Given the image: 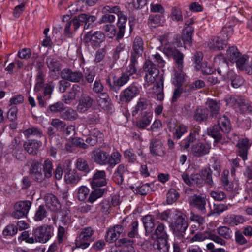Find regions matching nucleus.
Returning a JSON list of instances; mask_svg holds the SVG:
<instances>
[{"instance_id": "nucleus-2", "label": "nucleus", "mask_w": 252, "mask_h": 252, "mask_svg": "<svg viewBox=\"0 0 252 252\" xmlns=\"http://www.w3.org/2000/svg\"><path fill=\"white\" fill-rule=\"evenodd\" d=\"M175 220L169 224V228L174 236L178 240L183 241L189 224L186 216L181 213Z\"/></svg>"}, {"instance_id": "nucleus-9", "label": "nucleus", "mask_w": 252, "mask_h": 252, "mask_svg": "<svg viewBox=\"0 0 252 252\" xmlns=\"http://www.w3.org/2000/svg\"><path fill=\"white\" fill-rule=\"evenodd\" d=\"M206 198L202 195H193L188 198L189 204L192 207L197 209L201 213H206Z\"/></svg>"}, {"instance_id": "nucleus-4", "label": "nucleus", "mask_w": 252, "mask_h": 252, "mask_svg": "<svg viewBox=\"0 0 252 252\" xmlns=\"http://www.w3.org/2000/svg\"><path fill=\"white\" fill-rule=\"evenodd\" d=\"M53 229L49 225H44L37 227L32 231L36 242L45 243L52 237Z\"/></svg>"}, {"instance_id": "nucleus-42", "label": "nucleus", "mask_w": 252, "mask_h": 252, "mask_svg": "<svg viewBox=\"0 0 252 252\" xmlns=\"http://www.w3.org/2000/svg\"><path fill=\"white\" fill-rule=\"evenodd\" d=\"M199 129L198 128H194L190 133L189 135L184 140L183 146L185 149H188L191 143L194 142L199 135Z\"/></svg>"}, {"instance_id": "nucleus-37", "label": "nucleus", "mask_w": 252, "mask_h": 252, "mask_svg": "<svg viewBox=\"0 0 252 252\" xmlns=\"http://www.w3.org/2000/svg\"><path fill=\"white\" fill-rule=\"evenodd\" d=\"M241 56L238 49L235 46H232L227 50L225 59L231 62L235 63Z\"/></svg>"}, {"instance_id": "nucleus-51", "label": "nucleus", "mask_w": 252, "mask_h": 252, "mask_svg": "<svg viewBox=\"0 0 252 252\" xmlns=\"http://www.w3.org/2000/svg\"><path fill=\"white\" fill-rule=\"evenodd\" d=\"M216 230L220 236L226 239H230L232 237V230L226 226H220Z\"/></svg>"}, {"instance_id": "nucleus-13", "label": "nucleus", "mask_w": 252, "mask_h": 252, "mask_svg": "<svg viewBox=\"0 0 252 252\" xmlns=\"http://www.w3.org/2000/svg\"><path fill=\"white\" fill-rule=\"evenodd\" d=\"M108 156L109 153L98 148L94 149L91 152L92 159L99 165H107Z\"/></svg>"}, {"instance_id": "nucleus-63", "label": "nucleus", "mask_w": 252, "mask_h": 252, "mask_svg": "<svg viewBox=\"0 0 252 252\" xmlns=\"http://www.w3.org/2000/svg\"><path fill=\"white\" fill-rule=\"evenodd\" d=\"M51 125L60 132H63L66 126L65 122L59 119H53Z\"/></svg>"}, {"instance_id": "nucleus-12", "label": "nucleus", "mask_w": 252, "mask_h": 252, "mask_svg": "<svg viewBox=\"0 0 252 252\" xmlns=\"http://www.w3.org/2000/svg\"><path fill=\"white\" fill-rule=\"evenodd\" d=\"M29 173L31 178L35 182L41 183L45 180L40 164L38 161L34 160L32 162Z\"/></svg>"}, {"instance_id": "nucleus-21", "label": "nucleus", "mask_w": 252, "mask_h": 252, "mask_svg": "<svg viewBox=\"0 0 252 252\" xmlns=\"http://www.w3.org/2000/svg\"><path fill=\"white\" fill-rule=\"evenodd\" d=\"M44 199L46 205L53 211H57L61 208V205L57 197L51 193L46 194Z\"/></svg>"}, {"instance_id": "nucleus-16", "label": "nucleus", "mask_w": 252, "mask_h": 252, "mask_svg": "<svg viewBox=\"0 0 252 252\" xmlns=\"http://www.w3.org/2000/svg\"><path fill=\"white\" fill-rule=\"evenodd\" d=\"M106 184V172L104 170L97 171L91 181V186L94 189L105 186Z\"/></svg>"}, {"instance_id": "nucleus-3", "label": "nucleus", "mask_w": 252, "mask_h": 252, "mask_svg": "<svg viewBox=\"0 0 252 252\" xmlns=\"http://www.w3.org/2000/svg\"><path fill=\"white\" fill-rule=\"evenodd\" d=\"M226 102L228 106L239 108L242 113L252 111V106L247 100L241 96H230L226 100Z\"/></svg>"}, {"instance_id": "nucleus-30", "label": "nucleus", "mask_w": 252, "mask_h": 252, "mask_svg": "<svg viewBox=\"0 0 252 252\" xmlns=\"http://www.w3.org/2000/svg\"><path fill=\"white\" fill-rule=\"evenodd\" d=\"M193 23L191 20L189 23H187V25L183 30L182 40L184 44L190 45L191 42V35L193 32L194 29L189 25Z\"/></svg>"}, {"instance_id": "nucleus-52", "label": "nucleus", "mask_w": 252, "mask_h": 252, "mask_svg": "<svg viewBox=\"0 0 252 252\" xmlns=\"http://www.w3.org/2000/svg\"><path fill=\"white\" fill-rule=\"evenodd\" d=\"M176 64L177 63H176ZM176 65L179 69V72H175L174 78L173 80V83L176 86H180L184 80L185 74L182 71L183 65L181 68H179L177 64H176Z\"/></svg>"}, {"instance_id": "nucleus-33", "label": "nucleus", "mask_w": 252, "mask_h": 252, "mask_svg": "<svg viewBox=\"0 0 252 252\" xmlns=\"http://www.w3.org/2000/svg\"><path fill=\"white\" fill-rule=\"evenodd\" d=\"M143 50V41L142 39L138 36L135 38L133 44V51L131 55H134L136 58H138L141 55Z\"/></svg>"}, {"instance_id": "nucleus-5", "label": "nucleus", "mask_w": 252, "mask_h": 252, "mask_svg": "<svg viewBox=\"0 0 252 252\" xmlns=\"http://www.w3.org/2000/svg\"><path fill=\"white\" fill-rule=\"evenodd\" d=\"M143 69L146 72L145 75V80L148 83L151 84L156 79L160 78L159 70L151 61L146 60L143 66Z\"/></svg>"}, {"instance_id": "nucleus-7", "label": "nucleus", "mask_w": 252, "mask_h": 252, "mask_svg": "<svg viewBox=\"0 0 252 252\" xmlns=\"http://www.w3.org/2000/svg\"><path fill=\"white\" fill-rule=\"evenodd\" d=\"M140 92L138 86L135 84H132L122 92L120 99L123 102L128 103L138 95Z\"/></svg>"}, {"instance_id": "nucleus-61", "label": "nucleus", "mask_w": 252, "mask_h": 252, "mask_svg": "<svg viewBox=\"0 0 252 252\" xmlns=\"http://www.w3.org/2000/svg\"><path fill=\"white\" fill-rule=\"evenodd\" d=\"M210 196L215 201H221L226 197V194L222 191L214 190L210 192Z\"/></svg>"}, {"instance_id": "nucleus-23", "label": "nucleus", "mask_w": 252, "mask_h": 252, "mask_svg": "<svg viewBox=\"0 0 252 252\" xmlns=\"http://www.w3.org/2000/svg\"><path fill=\"white\" fill-rule=\"evenodd\" d=\"M206 111L210 114V117H216L219 114L220 105L216 100L208 99L205 103Z\"/></svg>"}, {"instance_id": "nucleus-46", "label": "nucleus", "mask_w": 252, "mask_h": 252, "mask_svg": "<svg viewBox=\"0 0 252 252\" xmlns=\"http://www.w3.org/2000/svg\"><path fill=\"white\" fill-rule=\"evenodd\" d=\"M60 117L64 120L73 121L78 118V115L75 110L68 108L61 114Z\"/></svg>"}, {"instance_id": "nucleus-19", "label": "nucleus", "mask_w": 252, "mask_h": 252, "mask_svg": "<svg viewBox=\"0 0 252 252\" xmlns=\"http://www.w3.org/2000/svg\"><path fill=\"white\" fill-rule=\"evenodd\" d=\"M42 146V142L33 139L28 140L23 145L25 150L30 154L35 155Z\"/></svg>"}, {"instance_id": "nucleus-44", "label": "nucleus", "mask_w": 252, "mask_h": 252, "mask_svg": "<svg viewBox=\"0 0 252 252\" xmlns=\"http://www.w3.org/2000/svg\"><path fill=\"white\" fill-rule=\"evenodd\" d=\"M46 63L48 68L52 72H57L61 69L60 62L55 58L48 57L46 59Z\"/></svg>"}, {"instance_id": "nucleus-24", "label": "nucleus", "mask_w": 252, "mask_h": 252, "mask_svg": "<svg viewBox=\"0 0 252 252\" xmlns=\"http://www.w3.org/2000/svg\"><path fill=\"white\" fill-rule=\"evenodd\" d=\"M142 220L145 230V234H151L155 227V219L151 215H147L144 216Z\"/></svg>"}, {"instance_id": "nucleus-59", "label": "nucleus", "mask_w": 252, "mask_h": 252, "mask_svg": "<svg viewBox=\"0 0 252 252\" xmlns=\"http://www.w3.org/2000/svg\"><path fill=\"white\" fill-rule=\"evenodd\" d=\"M195 68L197 71H201L204 75L211 74L214 72L213 69L210 66H208L206 62H203L201 64L195 66Z\"/></svg>"}, {"instance_id": "nucleus-45", "label": "nucleus", "mask_w": 252, "mask_h": 252, "mask_svg": "<svg viewBox=\"0 0 252 252\" xmlns=\"http://www.w3.org/2000/svg\"><path fill=\"white\" fill-rule=\"evenodd\" d=\"M43 172L44 178H50L53 175V166L52 162L48 158L44 160L43 164Z\"/></svg>"}, {"instance_id": "nucleus-62", "label": "nucleus", "mask_w": 252, "mask_h": 252, "mask_svg": "<svg viewBox=\"0 0 252 252\" xmlns=\"http://www.w3.org/2000/svg\"><path fill=\"white\" fill-rule=\"evenodd\" d=\"M229 78H230L231 81L232 86L235 88L239 87L244 83L243 78L239 75H233V74L231 76L229 75Z\"/></svg>"}, {"instance_id": "nucleus-38", "label": "nucleus", "mask_w": 252, "mask_h": 252, "mask_svg": "<svg viewBox=\"0 0 252 252\" xmlns=\"http://www.w3.org/2000/svg\"><path fill=\"white\" fill-rule=\"evenodd\" d=\"M154 236L157 240L168 239V235L165 230V225L163 223H160L153 231L152 237Z\"/></svg>"}, {"instance_id": "nucleus-36", "label": "nucleus", "mask_w": 252, "mask_h": 252, "mask_svg": "<svg viewBox=\"0 0 252 252\" xmlns=\"http://www.w3.org/2000/svg\"><path fill=\"white\" fill-rule=\"evenodd\" d=\"M159 82H157L153 87L154 93L157 95L158 100L162 101L164 99L163 78L160 77Z\"/></svg>"}, {"instance_id": "nucleus-32", "label": "nucleus", "mask_w": 252, "mask_h": 252, "mask_svg": "<svg viewBox=\"0 0 252 252\" xmlns=\"http://www.w3.org/2000/svg\"><path fill=\"white\" fill-rule=\"evenodd\" d=\"M111 99L106 93H101L98 96L97 102L98 105L103 109L108 110L111 109Z\"/></svg>"}, {"instance_id": "nucleus-10", "label": "nucleus", "mask_w": 252, "mask_h": 252, "mask_svg": "<svg viewBox=\"0 0 252 252\" xmlns=\"http://www.w3.org/2000/svg\"><path fill=\"white\" fill-rule=\"evenodd\" d=\"M60 76L63 79L74 83H79L83 78L81 71H72L68 68L63 69L60 72Z\"/></svg>"}, {"instance_id": "nucleus-39", "label": "nucleus", "mask_w": 252, "mask_h": 252, "mask_svg": "<svg viewBox=\"0 0 252 252\" xmlns=\"http://www.w3.org/2000/svg\"><path fill=\"white\" fill-rule=\"evenodd\" d=\"M119 242L121 244L120 245L122 247L120 252H135L132 246V240L125 238L120 239Z\"/></svg>"}, {"instance_id": "nucleus-28", "label": "nucleus", "mask_w": 252, "mask_h": 252, "mask_svg": "<svg viewBox=\"0 0 252 252\" xmlns=\"http://www.w3.org/2000/svg\"><path fill=\"white\" fill-rule=\"evenodd\" d=\"M226 46V41L220 37L212 38L208 44L209 48L214 51L224 49Z\"/></svg>"}, {"instance_id": "nucleus-48", "label": "nucleus", "mask_w": 252, "mask_h": 252, "mask_svg": "<svg viewBox=\"0 0 252 252\" xmlns=\"http://www.w3.org/2000/svg\"><path fill=\"white\" fill-rule=\"evenodd\" d=\"M230 205L224 204H214L213 209L211 210L209 213L207 215L208 216H210L214 214H217L220 215L221 213L229 209V207Z\"/></svg>"}, {"instance_id": "nucleus-53", "label": "nucleus", "mask_w": 252, "mask_h": 252, "mask_svg": "<svg viewBox=\"0 0 252 252\" xmlns=\"http://www.w3.org/2000/svg\"><path fill=\"white\" fill-rule=\"evenodd\" d=\"M201 176L206 183L212 187L214 183L212 177V170L210 168H206L201 170Z\"/></svg>"}, {"instance_id": "nucleus-50", "label": "nucleus", "mask_w": 252, "mask_h": 252, "mask_svg": "<svg viewBox=\"0 0 252 252\" xmlns=\"http://www.w3.org/2000/svg\"><path fill=\"white\" fill-rule=\"evenodd\" d=\"M137 58H138L135 57V56H134V55H131L130 56V63L129 66L127 67L126 72H125L127 73L129 76L132 75L136 73V65L138 63L137 61Z\"/></svg>"}, {"instance_id": "nucleus-47", "label": "nucleus", "mask_w": 252, "mask_h": 252, "mask_svg": "<svg viewBox=\"0 0 252 252\" xmlns=\"http://www.w3.org/2000/svg\"><path fill=\"white\" fill-rule=\"evenodd\" d=\"M105 189H101L96 188L89 195L88 201L93 203L96 199L102 196L104 192L106 191Z\"/></svg>"}, {"instance_id": "nucleus-34", "label": "nucleus", "mask_w": 252, "mask_h": 252, "mask_svg": "<svg viewBox=\"0 0 252 252\" xmlns=\"http://www.w3.org/2000/svg\"><path fill=\"white\" fill-rule=\"evenodd\" d=\"M209 135L215 139L216 142H218L222 138V133L223 132L221 130L220 126L214 125L213 126L207 129Z\"/></svg>"}, {"instance_id": "nucleus-6", "label": "nucleus", "mask_w": 252, "mask_h": 252, "mask_svg": "<svg viewBox=\"0 0 252 252\" xmlns=\"http://www.w3.org/2000/svg\"><path fill=\"white\" fill-rule=\"evenodd\" d=\"M94 233V231L91 227L84 228L75 240L76 247L82 249L88 248L90 245L89 240Z\"/></svg>"}, {"instance_id": "nucleus-25", "label": "nucleus", "mask_w": 252, "mask_h": 252, "mask_svg": "<svg viewBox=\"0 0 252 252\" xmlns=\"http://www.w3.org/2000/svg\"><path fill=\"white\" fill-rule=\"evenodd\" d=\"M94 100L88 95L83 96L78 102L77 110L78 112L84 113L87 111L92 106Z\"/></svg>"}, {"instance_id": "nucleus-57", "label": "nucleus", "mask_w": 252, "mask_h": 252, "mask_svg": "<svg viewBox=\"0 0 252 252\" xmlns=\"http://www.w3.org/2000/svg\"><path fill=\"white\" fill-rule=\"evenodd\" d=\"M148 24L151 27H157L161 24V16L160 15H151L148 19Z\"/></svg>"}, {"instance_id": "nucleus-58", "label": "nucleus", "mask_w": 252, "mask_h": 252, "mask_svg": "<svg viewBox=\"0 0 252 252\" xmlns=\"http://www.w3.org/2000/svg\"><path fill=\"white\" fill-rule=\"evenodd\" d=\"M166 201L168 204H172L179 197V193L174 189H171L167 193Z\"/></svg>"}, {"instance_id": "nucleus-64", "label": "nucleus", "mask_w": 252, "mask_h": 252, "mask_svg": "<svg viewBox=\"0 0 252 252\" xmlns=\"http://www.w3.org/2000/svg\"><path fill=\"white\" fill-rule=\"evenodd\" d=\"M187 131V127L183 124H179L176 126L175 131L173 134L177 139H180L181 136Z\"/></svg>"}, {"instance_id": "nucleus-40", "label": "nucleus", "mask_w": 252, "mask_h": 252, "mask_svg": "<svg viewBox=\"0 0 252 252\" xmlns=\"http://www.w3.org/2000/svg\"><path fill=\"white\" fill-rule=\"evenodd\" d=\"M218 125L220 126L224 133H228L231 129L230 123L228 119L224 115L220 117L218 120Z\"/></svg>"}, {"instance_id": "nucleus-55", "label": "nucleus", "mask_w": 252, "mask_h": 252, "mask_svg": "<svg viewBox=\"0 0 252 252\" xmlns=\"http://www.w3.org/2000/svg\"><path fill=\"white\" fill-rule=\"evenodd\" d=\"M96 0H80L77 2L76 5H72V10L73 11H83L82 3H85L88 6H92L96 2Z\"/></svg>"}, {"instance_id": "nucleus-18", "label": "nucleus", "mask_w": 252, "mask_h": 252, "mask_svg": "<svg viewBox=\"0 0 252 252\" xmlns=\"http://www.w3.org/2000/svg\"><path fill=\"white\" fill-rule=\"evenodd\" d=\"M105 39L104 34L101 32L96 31L94 33L91 32H87L84 36V40L88 43L92 41L94 45L100 43Z\"/></svg>"}, {"instance_id": "nucleus-14", "label": "nucleus", "mask_w": 252, "mask_h": 252, "mask_svg": "<svg viewBox=\"0 0 252 252\" xmlns=\"http://www.w3.org/2000/svg\"><path fill=\"white\" fill-rule=\"evenodd\" d=\"M215 62L218 64L217 71L224 79L229 78V75L233 74V72L228 71V65L225 58L219 56L215 59Z\"/></svg>"}, {"instance_id": "nucleus-26", "label": "nucleus", "mask_w": 252, "mask_h": 252, "mask_svg": "<svg viewBox=\"0 0 252 252\" xmlns=\"http://www.w3.org/2000/svg\"><path fill=\"white\" fill-rule=\"evenodd\" d=\"M151 103L147 98L144 97L140 98L132 112V116L136 115L139 112L150 109L151 107Z\"/></svg>"}, {"instance_id": "nucleus-35", "label": "nucleus", "mask_w": 252, "mask_h": 252, "mask_svg": "<svg viewBox=\"0 0 252 252\" xmlns=\"http://www.w3.org/2000/svg\"><path fill=\"white\" fill-rule=\"evenodd\" d=\"M168 239H158L154 244V248L156 252H169V245Z\"/></svg>"}, {"instance_id": "nucleus-31", "label": "nucleus", "mask_w": 252, "mask_h": 252, "mask_svg": "<svg viewBox=\"0 0 252 252\" xmlns=\"http://www.w3.org/2000/svg\"><path fill=\"white\" fill-rule=\"evenodd\" d=\"M118 17V27H119V32L117 33V38L120 39L124 36L126 24L127 22V16L123 12L119 13Z\"/></svg>"}, {"instance_id": "nucleus-17", "label": "nucleus", "mask_w": 252, "mask_h": 252, "mask_svg": "<svg viewBox=\"0 0 252 252\" xmlns=\"http://www.w3.org/2000/svg\"><path fill=\"white\" fill-rule=\"evenodd\" d=\"M123 226L120 224L114 225L110 228L107 232L105 240L109 243L116 241L123 232Z\"/></svg>"}, {"instance_id": "nucleus-20", "label": "nucleus", "mask_w": 252, "mask_h": 252, "mask_svg": "<svg viewBox=\"0 0 252 252\" xmlns=\"http://www.w3.org/2000/svg\"><path fill=\"white\" fill-rule=\"evenodd\" d=\"M128 174L127 166L123 164H119L114 173L113 180L117 184L121 185L124 181V177Z\"/></svg>"}, {"instance_id": "nucleus-43", "label": "nucleus", "mask_w": 252, "mask_h": 252, "mask_svg": "<svg viewBox=\"0 0 252 252\" xmlns=\"http://www.w3.org/2000/svg\"><path fill=\"white\" fill-rule=\"evenodd\" d=\"M80 176L74 170H70L64 176L65 181L67 184H76L80 180Z\"/></svg>"}, {"instance_id": "nucleus-41", "label": "nucleus", "mask_w": 252, "mask_h": 252, "mask_svg": "<svg viewBox=\"0 0 252 252\" xmlns=\"http://www.w3.org/2000/svg\"><path fill=\"white\" fill-rule=\"evenodd\" d=\"M107 165L111 168L114 167L121 162L122 155L118 151H115L109 154Z\"/></svg>"}, {"instance_id": "nucleus-29", "label": "nucleus", "mask_w": 252, "mask_h": 252, "mask_svg": "<svg viewBox=\"0 0 252 252\" xmlns=\"http://www.w3.org/2000/svg\"><path fill=\"white\" fill-rule=\"evenodd\" d=\"M224 221L227 224L231 226H235L242 224L246 221V220L242 215L230 214L225 217Z\"/></svg>"}, {"instance_id": "nucleus-54", "label": "nucleus", "mask_w": 252, "mask_h": 252, "mask_svg": "<svg viewBox=\"0 0 252 252\" xmlns=\"http://www.w3.org/2000/svg\"><path fill=\"white\" fill-rule=\"evenodd\" d=\"M23 134L27 138H29L31 136H36L39 137L43 136L41 130L35 127H31L26 129L24 131Z\"/></svg>"}, {"instance_id": "nucleus-22", "label": "nucleus", "mask_w": 252, "mask_h": 252, "mask_svg": "<svg viewBox=\"0 0 252 252\" xmlns=\"http://www.w3.org/2000/svg\"><path fill=\"white\" fill-rule=\"evenodd\" d=\"M251 146L248 138H243L239 140L236 146L238 149L239 155L243 160L247 159V154L249 148Z\"/></svg>"}, {"instance_id": "nucleus-15", "label": "nucleus", "mask_w": 252, "mask_h": 252, "mask_svg": "<svg viewBox=\"0 0 252 252\" xmlns=\"http://www.w3.org/2000/svg\"><path fill=\"white\" fill-rule=\"evenodd\" d=\"M150 152L153 156L162 157L165 153V148L161 140L152 139L149 145Z\"/></svg>"}, {"instance_id": "nucleus-60", "label": "nucleus", "mask_w": 252, "mask_h": 252, "mask_svg": "<svg viewBox=\"0 0 252 252\" xmlns=\"http://www.w3.org/2000/svg\"><path fill=\"white\" fill-rule=\"evenodd\" d=\"M109 46L105 45L103 48L98 49L95 54L94 62L96 63L100 62L104 59L107 50L109 49Z\"/></svg>"}, {"instance_id": "nucleus-27", "label": "nucleus", "mask_w": 252, "mask_h": 252, "mask_svg": "<svg viewBox=\"0 0 252 252\" xmlns=\"http://www.w3.org/2000/svg\"><path fill=\"white\" fill-rule=\"evenodd\" d=\"M152 120V113L145 111L141 113V118L136 122V125L140 129H144L149 126Z\"/></svg>"}, {"instance_id": "nucleus-1", "label": "nucleus", "mask_w": 252, "mask_h": 252, "mask_svg": "<svg viewBox=\"0 0 252 252\" xmlns=\"http://www.w3.org/2000/svg\"><path fill=\"white\" fill-rule=\"evenodd\" d=\"M173 34L167 33L159 37V40L163 46V51L168 57H172L179 68L183 66V54L175 47L171 46L173 44L172 39Z\"/></svg>"}, {"instance_id": "nucleus-8", "label": "nucleus", "mask_w": 252, "mask_h": 252, "mask_svg": "<svg viewBox=\"0 0 252 252\" xmlns=\"http://www.w3.org/2000/svg\"><path fill=\"white\" fill-rule=\"evenodd\" d=\"M32 205L30 201H20L16 202L14 206V211L12 216L16 219L25 217L28 214Z\"/></svg>"}, {"instance_id": "nucleus-56", "label": "nucleus", "mask_w": 252, "mask_h": 252, "mask_svg": "<svg viewBox=\"0 0 252 252\" xmlns=\"http://www.w3.org/2000/svg\"><path fill=\"white\" fill-rule=\"evenodd\" d=\"M47 212L45 207L40 205L35 211L34 219L36 221H41L47 217Z\"/></svg>"}, {"instance_id": "nucleus-49", "label": "nucleus", "mask_w": 252, "mask_h": 252, "mask_svg": "<svg viewBox=\"0 0 252 252\" xmlns=\"http://www.w3.org/2000/svg\"><path fill=\"white\" fill-rule=\"evenodd\" d=\"M194 118L198 122L205 121L208 118L207 111L202 108H197L194 112Z\"/></svg>"}, {"instance_id": "nucleus-11", "label": "nucleus", "mask_w": 252, "mask_h": 252, "mask_svg": "<svg viewBox=\"0 0 252 252\" xmlns=\"http://www.w3.org/2000/svg\"><path fill=\"white\" fill-rule=\"evenodd\" d=\"M210 144L199 142L192 145L190 149V154L193 157L199 158L208 154L211 149Z\"/></svg>"}]
</instances>
